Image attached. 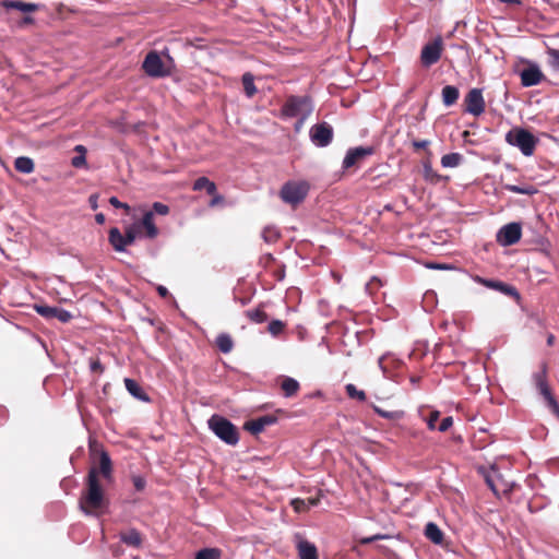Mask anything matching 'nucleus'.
Wrapping results in <instances>:
<instances>
[{"instance_id":"cd10ccee","label":"nucleus","mask_w":559,"mask_h":559,"mask_svg":"<svg viewBox=\"0 0 559 559\" xmlns=\"http://www.w3.org/2000/svg\"><path fill=\"white\" fill-rule=\"evenodd\" d=\"M14 167L19 173L31 174L35 169V164L32 158L20 156L14 160Z\"/></svg>"},{"instance_id":"3c124183","label":"nucleus","mask_w":559,"mask_h":559,"mask_svg":"<svg viewBox=\"0 0 559 559\" xmlns=\"http://www.w3.org/2000/svg\"><path fill=\"white\" fill-rule=\"evenodd\" d=\"M86 164L84 154L73 157L72 165L76 168L82 167Z\"/></svg>"},{"instance_id":"a878e982","label":"nucleus","mask_w":559,"mask_h":559,"mask_svg":"<svg viewBox=\"0 0 559 559\" xmlns=\"http://www.w3.org/2000/svg\"><path fill=\"white\" fill-rule=\"evenodd\" d=\"M442 102L444 106L449 107L454 105L460 96V91L456 86L445 85L441 91Z\"/></svg>"},{"instance_id":"2f4dec72","label":"nucleus","mask_w":559,"mask_h":559,"mask_svg":"<svg viewBox=\"0 0 559 559\" xmlns=\"http://www.w3.org/2000/svg\"><path fill=\"white\" fill-rule=\"evenodd\" d=\"M215 344L218 347V349L224 354L231 352L234 347L233 338L230 337L229 334L226 333L219 334L216 337Z\"/></svg>"},{"instance_id":"b1692460","label":"nucleus","mask_w":559,"mask_h":559,"mask_svg":"<svg viewBox=\"0 0 559 559\" xmlns=\"http://www.w3.org/2000/svg\"><path fill=\"white\" fill-rule=\"evenodd\" d=\"M425 536L436 545H441L443 543V532L439 528V526L429 522L425 527Z\"/></svg>"},{"instance_id":"69168bd1","label":"nucleus","mask_w":559,"mask_h":559,"mask_svg":"<svg viewBox=\"0 0 559 559\" xmlns=\"http://www.w3.org/2000/svg\"><path fill=\"white\" fill-rule=\"evenodd\" d=\"M430 269H447L445 265H428Z\"/></svg>"},{"instance_id":"f704fd0d","label":"nucleus","mask_w":559,"mask_h":559,"mask_svg":"<svg viewBox=\"0 0 559 559\" xmlns=\"http://www.w3.org/2000/svg\"><path fill=\"white\" fill-rule=\"evenodd\" d=\"M280 231L273 226H266L262 231V238L267 243H274L280 239Z\"/></svg>"},{"instance_id":"c85d7f7f","label":"nucleus","mask_w":559,"mask_h":559,"mask_svg":"<svg viewBox=\"0 0 559 559\" xmlns=\"http://www.w3.org/2000/svg\"><path fill=\"white\" fill-rule=\"evenodd\" d=\"M241 82L243 85V91L247 97H253L258 90L254 85V76L251 72H246L242 74Z\"/></svg>"},{"instance_id":"0e129e2a","label":"nucleus","mask_w":559,"mask_h":559,"mask_svg":"<svg viewBox=\"0 0 559 559\" xmlns=\"http://www.w3.org/2000/svg\"><path fill=\"white\" fill-rule=\"evenodd\" d=\"M500 2H503V3H515V4H520V1L519 0H499Z\"/></svg>"},{"instance_id":"6e6552de","label":"nucleus","mask_w":559,"mask_h":559,"mask_svg":"<svg viewBox=\"0 0 559 559\" xmlns=\"http://www.w3.org/2000/svg\"><path fill=\"white\" fill-rule=\"evenodd\" d=\"M443 51V40L441 36L436 37L432 41L426 44L420 52V62L423 67L429 68L437 63Z\"/></svg>"},{"instance_id":"a18cd8bd","label":"nucleus","mask_w":559,"mask_h":559,"mask_svg":"<svg viewBox=\"0 0 559 559\" xmlns=\"http://www.w3.org/2000/svg\"><path fill=\"white\" fill-rule=\"evenodd\" d=\"M506 188L508 191L514 192V193H520V194H531L532 193L531 189L521 188V187L514 186V185H508Z\"/></svg>"},{"instance_id":"f03ea898","label":"nucleus","mask_w":559,"mask_h":559,"mask_svg":"<svg viewBox=\"0 0 559 559\" xmlns=\"http://www.w3.org/2000/svg\"><path fill=\"white\" fill-rule=\"evenodd\" d=\"M209 428L222 441L229 445H236L239 441V431L237 427L227 418L221 415H213L209 419Z\"/></svg>"},{"instance_id":"bf43d9fd","label":"nucleus","mask_w":559,"mask_h":559,"mask_svg":"<svg viewBox=\"0 0 559 559\" xmlns=\"http://www.w3.org/2000/svg\"><path fill=\"white\" fill-rule=\"evenodd\" d=\"M95 221L97 224H104L105 222V215L103 213H98L95 215Z\"/></svg>"},{"instance_id":"5701e85b","label":"nucleus","mask_w":559,"mask_h":559,"mask_svg":"<svg viewBox=\"0 0 559 559\" xmlns=\"http://www.w3.org/2000/svg\"><path fill=\"white\" fill-rule=\"evenodd\" d=\"M124 385L127 391L135 399L144 402L150 400L147 394L143 391L142 386L135 380L126 378Z\"/></svg>"},{"instance_id":"ddd939ff","label":"nucleus","mask_w":559,"mask_h":559,"mask_svg":"<svg viewBox=\"0 0 559 559\" xmlns=\"http://www.w3.org/2000/svg\"><path fill=\"white\" fill-rule=\"evenodd\" d=\"M374 153L373 146H357L352 147L347 151L342 167L343 169H349L358 166L366 157L371 156Z\"/></svg>"},{"instance_id":"0eeeda50","label":"nucleus","mask_w":559,"mask_h":559,"mask_svg":"<svg viewBox=\"0 0 559 559\" xmlns=\"http://www.w3.org/2000/svg\"><path fill=\"white\" fill-rule=\"evenodd\" d=\"M534 382L539 391L540 395L545 399L547 402L548 407L557 415L559 416V404L556 401L555 396L551 393V390L547 382V370L546 366L544 365L542 369L534 373Z\"/></svg>"},{"instance_id":"7c9ffc66","label":"nucleus","mask_w":559,"mask_h":559,"mask_svg":"<svg viewBox=\"0 0 559 559\" xmlns=\"http://www.w3.org/2000/svg\"><path fill=\"white\" fill-rule=\"evenodd\" d=\"M245 314L253 323H263L269 319V316L262 306H259L255 309H249Z\"/></svg>"},{"instance_id":"72a5a7b5","label":"nucleus","mask_w":559,"mask_h":559,"mask_svg":"<svg viewBox=\"0 0 559 559\" xmlns=\"http://www.w3.org/2000/svg\"><path fill=\"white\" fill-rule=\"evenodd\" d=\"M346 394L352 400H357L359 402H365L367 400V395L362 390H358L356 385L353 383H348L345 386Z\"/></svg>"},{"instance_id":"052dcab7","label":"nucleus","mask_w":559,"mask_h":559,"mask_svg":"<svg viewBox=\"0 0 559 559\" xmlns=\"http://www.w3.org/2000/svg\"><path fill=\"white\" fill-rule=\"evenodd\" d=\"M96 200H97V197H96V195H91V197H90L91 206H92V209H94V210L97 207V201H96Z\"/></svg>"},{"instance_id":"393cba45","label":"nucleus","mask_w":559,"mask_h":559,"mask_svg":"<svg viewBox=\"0 0 559 559\" xmlns=\"http://www.w3.org/2000/svg\"><path fill=\"white\" fill-rule=\"evenodd\" d=\"M108 239L116 251L122 252L126 250L127 243L124 240V236L120 233V230L117 227H112L109 230Z\"/></svg>"},{"instance_id":"473e14b6","label":"nucleus","mask_w":559,"mask_h":559,"mask_svg":"<svg viewBox=\"0 0 559 559\" xmlns=\"http://www.w3.org/2000/svg\"><path fill=\"white\" fill-rule=\"evenodd\" d=\"M463 156L460 153H450L441 157V165L444 168H453L461 165Z\"/></svg>"},{"instance_id":"a211bd4d","label":"nucleus","mask_w":559,"mask_h":559,"mask_svg":"<svg viewBox=\"0 0 559 559\" xmlns=\"http://www.w3.org/2000/svg\"><path fill=\"white\" fill-rule=\"evenodd\" d=\"M544 74L537 66L531 64L521 72V84L525 87L539 84L544 80Z\"/></svg>"},{"instance_id":"864d4df0","label":"nucleus","mask_w":559,"mask_h":559,"mask_svg":"<svg viewBox=\"0 0 559 559\" xmlns=\"http://www.w3.org/2000/svg\"><path fill=\"white\" fill-rule=\"evenodd\" d=\"M384 536L383 535H380V534H377V535H373V536H370V537H365V538H361L360 539V544H370L372 542H376V540H379V539H383Z\"/></svg>"},{"instance_id":"a19ab883","label":"nucleus","mask_w":559,"mask_h":559,"mask_svg":"<svg viewBox=\"0 0 559 559\" xmlns=\"http://www.w3.org/2000/svg\"><path fill=\"white\" fill-rule=\"evenodd\" d=\"M292 506H293L294 510L297 512H304V511L309 510L306 500H302V499H294L292 501Z\"/></svg>"},{"instance_id":"13d9d810","label":"nucleus","mask_w":559,"mask_h":559,"mask_svg":"<svg viewBox=\"0 0 559 559\" xmlns=\"http://www.w3.org/2000/svg\"><path fill=\"white\" fill-rule=\"evenodd\" d=\"M307 504H308V508L312 507V506H317L319 503V499L318 498H309L306 500Z\"/></svg>"},{"instance_id":"4be33fe9","label":"nucleus","mask_w":559,"mask_h":559,"mask_svg":"<svg viewBox=\"0 0 559 559\" xmlns=\"http://www.w3.org/2000/svg\"><path fill=\"white\" fill-rule=\"evenodd\" d=\"M281 389L285 397L296 396L300 390L299 382L290 377H282Z\"/></svg>"},{"instance_id":"f3484780","label":"nucleus","mask_w":559,"mask_h":559,"mask_svg":"<svg viewBox=\"0 0 559 559\" xmlns=\"http://www.w3.org/2000/svg\"><path fill=\"white\" fill-rule=\"evenodd\" d=\"M139 234H144L148 239H154L158 236V228L154 223L153 212H146L140 223L135 224Z\"/></svg>"},{"instance_id":"20e7f679","label":"nucleus","mask_w":559,"mask_h":559,"mask_svg":"<svg viewBox=\"0 0 559 559\" xmlns=\"http://www.w3.org/2000/svg\"><path fill=\"white\" fill-rule=\"evenodd\" d=\"M171 63L173 59L170 57L168 63H166L157 51L152 50L145 56L142 69L151 78H165L171 73Z\"/></svg>"},{"instance_id":"e2e57ef3","label":"nucleus","mask_w":559,"mask_h":559,"mask_svg":"<svg viewBox=\"0 0 559 559\" xmlns=\"http://www.w3.org/2000/svg\"><path fill=\"white\" fill-rule=\"evenodd\" d=\"M75 151L80 152L81 154H85V152H86V150H85V147L83 145H78L75 147Z\"/></svg>"},{"instance_id":"aec40b11","label":"nucleus","mask_w":559,"mask_h":559,"mask_svg":"<svg viewBox=\"0 0 559 559\" xmlns=\"http://www.w3.org/2000/svg\"><path fill=\"white\" fill-rule=\"evenodd\" d=\"M427 153L429 156H431L430 151H427ZM423 176L426 181L433 183V185L439 183L443 179V176L439 175L432 168L430 157L423 160Z\"/></svg>"},{"instance_id":"7ed1b4c3","label":"nucleus","mask_w":559,"mask_h":559,"mask_svg":"<svg viewBox=\"0 0 559 559\" xmlns=\"http://www.w3.org/2000/svg\"><path fill=\"white\" fill-rule=\"evenodd\" d=\"M506 141L510 145L519 147L525 156L533 155L538 143V139L533 133L519 127L512 128L506 134Z\"/></svg>"},{"instance_id":"4468645a","label":"nucleus","mask_w":559,"mask_h":559,"mask_svg":"<svg viewBox=\"0 0 559 559\" xmlns=\"http://www.w3.org/2000/svg\"><path fill=\"white\" fill-rule=\"evenodd\" d=\"M35 310L38 314L46 319H57L62 323L69 322L73 316L66 309L50 306H35Z\"/></svg>"},{"instance_id":"8fccbe9b","label":"nucleus","mask_w":559,"mask_h":559,"mask_svg":"<svg viewBox=\"0 0 559 559\" xmlns=\"http://www.w3.org/2000/svg\"><path fill=\"white\" fill-rule=\"evenodd\" d=\"M109 203H110L114 207H116V209H126V210H129V205H128V204H126V203L120 202V201L118 200V198H116V197H111V198L109 199Z\"/></svg>"},{"instance_id":"9d476101","label":"nucleus","mask_w":559,"mask_h":559,"mask_svg":"<svg viewBox=\"0 0 559 559\" xmlns=\"http://www.w3.org/2000/svg\"><path fill=\"white\" fill-rule=\"evenodd\" d=\"M464 111L475 117L485 112L486 103L480 88H472L464 97Z\"/></svg>"},{"instance_id":"774afa93","label":"nucleus","mask_w":559,"mask_h":559,"mask_svg":"<svg viewBox=\"0 0 559 559\" xmlns=\"http://www.w3.org/2000/svg\"><path fill=\"white\" fill-rule=\"evenodd\" d=\"M462 135H463V138H467L469 135V132L468 131H464Z\"/></svg>"},{"instance_id":"f8f14e48","label":"nucleus","mask_w":559,"mask_h":559,"mask_svg":"<svg viewBox=\"0 0 559 559\" xmlns=\"http://www.w3.org/2000/svg\"><path fill=\"white\" fill-rule=\"evenodd\" d=\"M522 236L520 223H509L500 228L497 234V242L503 247L515 245Z\"/></svg>"},{"instance_id":"bb28decb","label":"nucleus","mask_w":559,"mask_h":559,"mask_svg":"<svg viewBox=\"0 0 559 559\" xmlns=\"http://www.w3.org/2000/svg\"><path fill=\"white\" fill-rule=\"evenodd\" d=\"M120 539L128 546L139 548L142 544V536L135 528L120 533Z\"/></svg>"},{"instance_id":"de8ad7c7","label":"nucleus","mask_w":559,"mask_h":559,"mask_svg":"<svg viewBox=\"0 0 559 559\" xmlns=\"http://www.w3.org/2000/svg\"><path fill=\"white\" fill-rule=\"evenodd\" d=\"M132 480H133L134 488L138 491H142L145 488L146 481H145V479L143 477H141V476H133Z\"/></svg>"},{"instance_id":"c03bdc74","label":"nucleus","mask_w":559,"mask_h":559,"mask_svg":"<svg viewBox=\"0 0 559 559\" xmlns=\"http://www.w3.org/2000/svg\"><path fill=\"white\" fill-rule=\"evenodd\" d=\"M548 53L550 56V64L559 70V50L550 49Z\"/></svg>"},{"instance_id":"39448f33","label":"nucleus","mask_w":559,"mask_h":559,"mask_svg":"<svg viewBox=\"0 0 559 559\" xmlns=\"http://www.w3.org/2000/svg\"><path fill=\"white\" fill-rule=\"evenodd\" d=\"M309 189L307 181H287L281 188L280 197L285 203L296 206L306 199Z\"/></svg>"},{"instance_id":"49530a36","label":"nucleus","mask_w":559,"mask_h":559,"mask_svg":"<svg viewBox=\"0 0 559 559\" xmlns=\"http://www.w3.org/2000/svg\"><path fill=\"white\" fill-rule=\"evenodd\" d=\"M429 145H430L429 140H414L412 142V146L414 147L415 151L426 150Z\"/></svg>"},{"instance_id":"f257e3e1","label":"nucleus","mask_w":559,"mask_h":559,"mask_svg":"<svg viewBox=\"0 0 559 559\" xmlns=\"http://www.w3.org/2000/svg\"><path fill=\"white\" fill-rule=\"evenodd\" d=\"M112 474L111 460L107 452L103 451L99 457V467H92L86 477V488L80 498L81 510L88 515H99L108 501L99 483V475L110 480Z\"/></svg>"},{"instance_id":"ea45409f","label":"nucleus","mask_w":559,"mask_h":559,"mask_svg":"<svg viewBox=\"0 0 559 559\" xmlns=\"http://www.w3.org/2000/svg\"><path fill=\"white\" fill-rule=\"evenodd\" d=\"M380 286H382V282L380 278L378 277H372L366 285V289L370 293V294H373L374 290H377Z\"/></svg>"},{"instance_id":"79ce46f5","label":"nucleus","mask_w":559,"mask_h":559,"mask_svg":"<svg viewBox=\"0 0 559 559\" xmlns=\"http://www.w3.org/2000/svg\"><path fill=\"white\" fill-rule=\"evenodd\" d=\"M153 214L154 213H157L159 215H167L169 213V206L164 204V203H160V202H155L153 204Z\"/></svg>"},{"instance_id":"338daca9","label":"nucleus","mask_w":559,"mask_h":559,"mask_svg":"<svg viewBox=\"0 0 559 559\" xmlns=\"http://www.w3.org/2000/svg\"><path fill=\"white\" fill-rule=\"evenodd\" d=\"M33 21H34V20H33V17H31V16H25V17H24V22H25V23H33Z\"/></svg>"},{"instance_id":"1a4fd4ad","label":"nucleus","mask_w":559,"mask_h":559,"mask_svg":"<svg viewBox=\"0 0 559 559\" xmlns=\"http://www.w3.org/2000/svg\"><path fill=\"white\" fill-rule=\"evenodd\" d=\"M309 136L316 146L325 147L333 141V128L328 122L316 123L311 127Z\"/></svg>"},{"instance_id":"58836bf2","label":"nucleus","mask_w":559,"mask_h":559,"mask_svg":"<svg viewBox=\"0 0 559 559\" xmlns=\"http://www.w3.org/2000/svg\"><path fill=\"white\" fill-rule=\"evenodd\" d=\"M138 235H140V234L138 231V228L135 227V224L133 226H131L130 228H128L126 230V234L123 235L127 246L132 245Z\"/></svg>"},{"instance_id":"6ab92c4d","label":"nucleus","mask_w":559,"mask_h":559,"mask_svg":"<svg viewBox=\"0 0 559 559\" xmlns=\"http://www.w3.org/2000/svg\"><path fill=\"white\" fill-rule=\"evenodd\" d=\"M299 559H319L318 549L314 544L300 539L297 543Z\"/></svg>"},{"instance_id":"dca6fc26","label":"nucleus","mask_w":559,"mask_h":559,"mask_svg":"<svg viewBox=\"0 0 559 559\" xmlns=\"http://www.w3.org/2000/svg\"><path fill=\"white\" fill-rule=\"evenodd\" d=\"M277 421V417L274 415H264L255 419H251L245 423L243 428L252 435L262 432L265 427L271 426Z\"/></svg>"},{"instance_id":"423d86ee","label":"nucleus","mask_w":559,"mask_h":559,"mask_svg":"<svg viewBox=\"0 0 559 559\" xmlns=\"http://www.w3.org/2000/svg\"><path fill=\"white\" fill-rule=\"evenodd\" d=\"M312 111L310 98L307 96H288L281 109L283 118H295L310 115Z\"/></svg>"},{"instance_id":"e433bc0d","label":"nucleus","mask_w":559,"mask_h":559,"mask_svg":"<svg viewBox=\"0 0 559 559\" xmlns=\"http://www.w3.org/2000/svg\"><path fill=\"white\" fill-rule=\"evenodd\" d=\"M221 552L215 548H204L195 554V559H219Z\"/></svg>"},{"instance_id":"603ef678","label":"nucleus","mask_w":559,"mask_h":559,"mask_svg":"<svg viewBox=\"0 0 559 559\" xmlns=\"http://www.w3.org/2000/svg\"><path fill=\"white\" fill-rule=\"evenodd\" d=\"M212 200L210 201V206H216L218 204H222L224 202V197L221 195V194H217V191L215 192L214 195H212Z\"/></svg>"},{"instance_id":"4d7b16f0","label":"nucleus","mask_w":559,"mask_h":559,"mask_svg":"<svg viewBox=\"0 0 559 559\" xmlns=\"http://www.w3.org/2000/svg\"><path fill=\"white\" fill-rule=\"evenodd\" d=\"M274 274H275V276H276V278H277L278 281H282V280L284 278V276H285V267H284V265H281V266L278 267V270H276V271L274 272Z\"/></svg>"},{"instance_id":"2eb2a0df","label":"nucleus","mask_w":559,"mask_h":559,"mask_svg":"<svg viewBox=\"0 0 559 559\" xmlns=\"http://www.w3.org/2000/svg\"><path fill=\"white\" fill-rule=\"evenodd\" d=\"M477 283L484 285L485 287L498 290L507 296L519 298L520 295L516 288L512 285L506 284L500 281L486 280L480 276H475L474 278Z\"/></svg>"},{"instance_id":"412c9836","label":"nucleus","mask_w":559,"mask_h":559,"mask_svg":"<svg viewBox=\"0 0 559 559\" xmlns=\"http://www.w3.org/2000/svg\"><path fill=\"white\" fill-rule=\"evenodd\" d=\"M1 5L7 10L14 9L20 10L22 12H36L39 10V4L24 2L20 0H4L1 2Z\"/></svg>"},{"instance_id":"9b49d317","label":"nucleus","mask_w":559,"mask_h":559,"mask_svg":"<svg viewBox=\"0 0 559 559\" xmlns=\"http://www.w3.org/2000/svg\"><path fill=\"white\" fill-rule=\"evenodd\" d=\"M486 484L492 490V492L500 497L501 495L510 493L513 489L511 483L503 479L502 475L498 469L491 468L485 476Z\"/></svg>"},{"instance_id":"5fc2aeb1","label":"nucleus","mask_w":559,"mask_h":559,"mask_svg":"<svg viewBox=\"0 0 559 559\" xmlns=\"http://www.w3.org/2000/svg\"><path fill=\"white\" fill-rule=\"evenodd\" d=\"M156 290L162 298H167L169 296L168 289L163 285L157 286Z\"/></svg>"},{"instance_id":"09e8293b","label":"nucleus","mask_w":559,"mask_h":559,"mask_svg":"<svg viewBox=\"0 0 559 559\" xmlns=\"http://www.w3.org/2000/svg\"><path fill=\"white\" fill-rule=\"evenodd\" d=\"M91 370L93 372L103 373L105 368L102 365V362L99 361V359H95V360H92V362H91Z\"/></svg>"},{"instance_id":"c756f323","label":"nucleus","mask_w":559,"mask_h":559,"mask_svg":"<svg viewBox=\"0 0 559 559\" xmlns=\"http://www.w3.org/2000/svg\"><path fill=\"white\" fill-rule=\"evenodd\" d=\"M206 190V193L209 195H214L216 192V185L209 180L206 177H200L198 178L193 183V190L200 191V190Z\"/></svg>"},{"instance_id":"c9c22d12","label":"nucleus","mask_w":559,"mask_h":559,"mask_svg":"<svg viewBox=\"0 0 559 559\" xmlns=\"http://www.w3.org/2000/svg\"><path fill=\"white\" fill-rule=\"evenodd\" d=\"M286 329V323L281 320H272L267 325V331L273 336L281 335Z\"/></svg>"},{"instance_id":"37998d69","label":"nucleus","mask_w":559,"mask_h":559,"mask_svg":"<svg viewBox=\"0 0 559 559\" xmlns=\"http://www.w3.org/2000/svg\"><path fill=\"white\" fill-rule=\"evenodd\" d=\"M453 425V418L451 416L444 417L437 429L441 432L448 431Z\"/></svg>"},{"instance_id":"680f3d73","label":"nucleus","mask_w":559,"mask_h":559,"mask_svg":"<svg viewBox=\"0 0 559 559\" xmlns=\"http://www.w3.org/2000/svg\"><path fill=\"white\" fill-rule=\"evenodd\" d=\"M554 342H555V335L554 334H549L548 337H547L548 346H552Z\"/></svg>"},{"instance_id":"4c0bfd02","label":"nucleus","mask_w":559,"mask_h":559,"mask_svg":"<svg viewBox=\"0 0 559 559\" xmlns=\"http://www.w3.org/2000/svg\"><path fill=\"white\" fill-rule=\"evenodd\" d=\"M440 419V412L439 411H431L426 418L427 426L430 430L437 429V423Z\"/></svg>"},{"instance_id":"6e6d98bb","label":"nucleus","mask_w":559,"mask_h":559,"mask_svg":"<svg viewBox=\"0 0 559 559\" xmlns=\"http://www.w3.org/2000/svg\"><path fill=\"white\" fill-rule=\"evenodd\" d=\"M309 115H304V116H300L298 121L295 123V130L298 132L301 128H302V124L305 122V120L308 118Z\"/></svg>"}]
</instances>
